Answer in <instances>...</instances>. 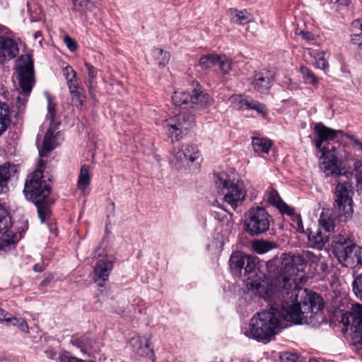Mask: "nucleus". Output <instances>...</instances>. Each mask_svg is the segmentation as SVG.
<instances>
[{
	"instance_id": "f257e3e1",
	"label": "nucleus",
	"mask_w": 362,
	"mask_h": 362,
	"mask_svg": "<svg viewBox=\"0 0 362 362\" xmlns=\"http://www.w3.org/2000/svg\"><path fill=\"white\" fill-rule=\"evenodd\" d=\"M250 288L260 297L274 304L268 310L257 313L250 320L248 328L244 332L245 336L257 341H270L276 334L287 327V322L308 324L313 315L320 310L323 305L320 303L310 304L294 303L297 298H291L282 294L265 280H254L247 283Z\"/></svg>"
},
{
	"instance_id": "f03ea898",
	"label": "nucleus",
	"mask_w": 362,
	"mask_h": 362,
	"mask_svg": "<svg viewBox=\"0 0 362 362\" xmlns=\"http://www.w3.org/2000/svg\"><path fill=\"white\" fill-rule=\"evenodd\" d=\"M319 262V256L309 250L303 251L302 254L282 253L280 256H275L267 262L272 286L282 294H291V298L293 296L297 298L296 276L303 272L307 263L313 265Z\"/></svg>"
},
{
	"instance_id": "7ed1b4c3",
	"label": "nucleus",
	"mask_w": 362,
	"mask_h": 362,
	"mask_svg": "<svg viewBox=\"0 0 362 362\" xmlns=\"http://www.w3.org/2000/svg\"><path fill=\"white\" fill-rule=\"evenodd\" d=\"M315 147L322 151L320 158V167L321 170L327 176H339L341 174L340 170V161L339 151L336 147L331 148L323 147L324 142L334 141L339 135H342L341 130H334L325 126L322 123H317L314 128Z\"/></svg>"
},
{
	"instance_id": "20e7f679",
	"label": "nucleus",
	"mask_w": 362,
	"mask_h": 362,
	"mask_svg": "<svg viewBox=\"0 0 362 362\" xmlns=\"http://www.w3.org/2000/svg\"><path fill=\"white\" fill-rule=\"evenodd\" d=\"M50 192V185L45 179L41 170L36 169L28 177L24 192L27 199L35 203L37 216L42 223L51 216L49 206L54 203V200L49 197Z\"/></svg>"
},
{
	"instance_id": "39448f33",
	"label": "nucleus",
	"mask_w": 362,
	"mask_h": 362,
	"mask_svg": "<svg viewBox=\"0 0 362 362\" xmlns=\"http://www.w3.org/2000/svg\"><path fill=\"white\" fill-rule=\"evenodd\" d=\"M16 70L21 92H18L17 95L14 96L12 107L16 108L18 113H21L35 83L31 57L28 54L19 57L16 62Z\"/></svg>"
},
{
	"instance_id": "423d86ee",
	"label": "nucleus",
	"mask_w": 362,
	"mask_h": 362,
	"mask_svg": "<svg viewBox=\"0 0 362 362\" xmlns=\"http://www.w3.org/2000/svg\"><path fill=\"white\" fill-rule=\"evenodd\" d=\"M332 253L342 266L354 268L362 265V247L343 236L332 241Z\"/></svg>"
},
{
	"instance_id": "0eeeda50",
	"label": "nucleus",
	"mask_w": 362,
	"mask_h": 362,
	"mask_svg": "<svg viewBox=\"0 0 362 362\" xmlns=\"http://www.w3.org/2000/svg\"><path fill=\"white\" fill-rule=\"evenodd\" d=\"M215 183L219 192L223 194L224 202L229 204L233 210L243 204L246 191L242 182H234L228 174L221 173L216 175Z\"/></svg>"
},
{
	"instance_id": "6e6552de",
	"label": "nucleus",
	"mask_w": 362,
	"mask_h": 362,
	"mask_svg": "<svg viewBox=\"0 0 362 362\" xmlns=\"http://www.w3.org/2000/svg\"><path fill=\"white\" fill-rule=\"evenodd\" d=\"M271 221L272 217L264 208L252 207L245 214L243 229L251 236H259L269 230Z\"/></svg>"
},
{
	"instance_id": "1a4fd4ad",
	"label": "nucleus",
	"mask_w": 362,
	"mask_h": 362,
	"mask_svg": "<svg viewBox=\"0 0 362 362\" xmlns=\"http://www.w3.org/2000/svg\"><path fill=\"white\" fill-rule=\"evenodd\" d=\"M56 104L52 101L50 97H47V115L46 120L49 122V127L47 129L43 140L42 148L40 150V156L42 157L45 152L52 151L57 146L63 141L60 132L57 131L60 122L56 121Z\"/></svg>"
},
{
	"instance_id": "9d476101",
	"label": "nucleus",
	"mask_w": 362,
	"mask_h": 362,
	"mask_svg": "<svg viewBox=\"0 0 362 362\" xmlns=\"http://www.w3.org/2000/svg\"><path fill=\"white\" fill-rule=\"evenodd\" d=\"M194 118L192 115L182 112L166 120L168 134L172 142L180 140L194 126Z\"/></svg>"
},
{
	"instance_id": "9b49d317",
	"label": "nucleus",
	"mask_w": 362,
	"mask_h": 362,
	"mask_svg": "<svg viewBox=\"0 0 362 362\" xmlns=\"http://www.w3.org/2000/svg\"><path fill=\"white\" fill-rule=\"evenodd\" d=\"M349 182L339 183L335 188V202L338 215L346 221L351 218L354 210L352 206V192Z\"/></svg>"
},
{
	"instance_id": "f8f14e48",
	"label": "nucleus",
	"mask_w": 362,
	"mask_h": 362,
	"mask_svg": "<svg viewBox=\"0 0 362 362\" xmlns=\"http://www.w3.org/2000/svg\"><path fill=\"white\" fill-rule=\"evenodd\" d=\"M257 258L241 252L233 253L230 258V267L236 276H247L255 272Z\"/></svg>"
},
{
	"instance_id": "ddd939ff",
	"label": "nucleus",
	"mask_w": 362,
	"mask_h": 362,
	"mask_svg": "<svg viewBox=\"0 0 362 362\" xmlns=\"http://www.w3.org/2000/svg\"><path fill=\"white\" fill-rule=\"evenodd\" d=\"M170 163L177 165L180 163H194L200 156V152L196 145L187 144L182 148H175L172 152Z\"/></svg>"
},
{
	"instance_id": "4468645a",
	"label": "nucleus",
	"mask_w": 362,
	"mask_h": 362,
	"mask_svg": "<svg viewBox=\"0 0 362 362\" xmlns=\"http://www.w3.org/2000/svg\"><path fill=\"white\" fill-rule=\"evenodd\" d=\"M194 89L190 94L189 108L199 110L211 105L212 99L210 95L204 93L199 83H193Z\"/></svg>"
},
{
	"instance_id": "2eb2a0df",
	"label": "nucleus",
	"mask_w": 362,
	"mask_h": 362,
	"mask_svg": "<svg viewBox=\"0 0 362 362\" xmlns=\"http://www.w3.org/2000/svg\"><path fill=\"white\" fill-rule=\"evenodd\" d=\"M18 53V45L13 39L0 36V64L14 59Z\"/></svg>"
},
{
	"instance_id": "dca6fc26",
	"label": "nucleus",
	"mask_w": 362,
	"mask_h": 362,
	"mask_svg": "<svg viewBox=\"0 0 362 362\" xmlns=\"http://www.w3.org/2000/svg\"><path fill=\"white\" fill-rule=\"evenodd\" d=\"M274 79V74L270 71H262L255 75L252 84L256 91L266 93Z\"/></svg>"
},
{
	"instance_id": "f3484780",
	"label": "nucleus",
	"mask_w": 362,
	"mask_h": 362,
	"mask_svg": "<svg viewBox=\"0 0 362 362\" xmlns=\"http://www.w3.org/2000/svg\"><path fill=\"white\" fill-rule=\"evenodd\" d=\"M18 170V167L15 164L6 163L0 165V194L8 192V181L17 173Z\"/></svg>"
},
{
	"instance_id": "a211bd4d",
	"label": "nucleus",
	"mask_w": 362,
	"mask_h": 362,
	"mask_svg": "<svg viewBox=\"0 0 362 362\" xmlns=\"http://www.w3.org/2000/svg\"><path fill=\"white\" fill-rule=\"evenodd\" d=\"M113 268V262L110 260L106 256L98 260L95 267V281L107 280L110 273Z\"/></svg>"
},
{
	"instance_id": "6ab92c4d",
	"label": "nucleus",
	"mask_w": 362,
	"mask_h": 362,
	"mask_svg": "<svg viewBox=\"0 0 362 362\" xmlns=\"http://www.w3.org/2000/svg\"><path fill=\"white\" fill-rule=\"evenodd\" d=\"M129 344L133 351L141 356L150 351V340L146 337L135 336L130 339Z\"/></svg>"
},
{
	"instance_id": "aec40b11",
	"label": "nucleus",
	"mask_w": 362,
	"mask_h": 362,
	"mask_svg": "<svg viewBox=\"0 0 362 362\" xmlns=\"http://www.w3.org/2000/svg\"><path fill=\"white\" fill-rule=\"evenodd\" d=\"M72 10L86 16L88 12H92L99 3V0H71Z\"/></svg>"
},
{
	"instance_id": "412c9836",
	"label": "nucleus",
	"mask_w": 362,
	"mask_h": 362,
	"mask_svg": "<svg viewBox=\"0 0 362 362\" xmlns=\"http://www.w3.org/2000/svg\"><path fill=\"white\" fill-rule=\"evenodd\" d=\"M228 13L231 21L237 24L245 25L253 21L252 15L247 10L238 11L235 8H230Z\"/></svg>"
},
{
	"instance_id": "4be33fe9",
	"label": "nucleus",
	"mask_w": 362,
	"mask_h": 362,
	"mask_svg": "<svg viewBox=\"0 0 362 362\" xmlns=\"http://www.w3.org/2000/svg\"><path fill=\"white\" fill-rule=\"evenodd\" d=\"M10 124L8 105L5 103L0 102V136L7 130Z\"/></svg>"
},
{
	"instance_id": "5701e85b",
	"label": "nucleus",
	"mask_w": 362,
	"mask_h": 362,
	"mask_svg": "<svg viewBox=\"0 0 362 362\" xmlns=\"http://www.w3.org/2000/svg\"><path fill=\"white\" fill-rule=\"evenodd\" d=\"M328 236L323 235L320 230L314 233H310L308 235L310 246L317 250H321L328 241Z\"/></svg>"
},
{
	"instance_id": "b1692460",
	"label": "nucleus",
	"mask_w": 362,
	"mask_h": 362,
	"mask_svg": "<svg viewBox=\"0 0 362 362\" xmlns=\"http://www.w3.org/2000/svg\"><path fill=\"white\" fill-rule=\"evenodd\" d=\"M190 94L183 91H175L172 95V101L175 106L183 109L189 108Z\"/></svg>"
},
{
	"instance_id": "393cba45",
	"label": "nucleus",
	"mask_w": 362,
	"mask_h": 362,
	"mask_svg": "<svg viewBox=\"0 0 362 362\" xmlns=\"http://www.w3.org/2000/svg\"><path fill=\"white\" fill-rule=\"evenodd\" d=\"M90 182V167L87 165H83L81 167L77 187L79 189L85 190Z\"/></svg>"
},
{
	"instance_id": "a878e982",
	"label": "nucleus",
	"mask_w": 362,
	"mask_h": 362,
	"mask_svg": "<svg viewBox=\"0 0 362 362\" xmlns=\"http://www.w3.org/2000/svg\"><path fill=\"white\" fill-rule=\"evenodd\" d=\"M349 323L362 333V305H358L353 311L350 313L349 318H348Z\"/></svg>"
},
{
	"instance_id": "bb28decb",
	"label": "nucleus",
	"mask_w": 362,
	"mask_h": 362,
	"mask_svg": "<svg viewBox=\"0 0 362 362\" xmlns=\"http://www.w3.org/2000/svg\"><path fill=\"white\" fill-rule=\"evenodd\" d=\"M276 247V243L263 240H254L252 244V250L259 255L264 254Z\"/></svg>"
},
{
	"instance_id": "cd10ccee",
	"label": "nucleus",
	"mask_w": 362,
	"mask_h": 362,
	"mask_svg": "<svg viewBox=\"0 0 362 362\" xmlns=\"http://www.w3.org/2000/svg\"><path fill=\"white\" fill-rule=\"evenodd\" d=\"M319 224L326 232L332 231L335 227V218L328 211L322 212L319 219Z\"/></svg>"
},
{
	"instance_id": "c85d7f7f",
	"label": "nucleus",
	"mask_w": 362,
	"mask_h": 362,
	"mask_svg": "<svg viewBox=\"0 0 362 362\" xmlns=\"http://www.w3.org/2000/svg\"><path fill=\"white\" fill-rule=\"evenodd\" d=\"M11 226V217L6 207L0 204V234H6Z\"/></svg>"
},
{
	"instance_id": "c756f323",
	"label": "nucleus",
	"mask_w": 362,
	"mask_h": 362,
	"mask_svg": "<svg viewBox=\"0 0 362 362\" xmlns=\"http://www.w3.org/2000/svg\"><path fill=\"white\" fill-rule=\"evenodd\" d=\"M272 146V143L269 139L258 137L253 138L252 139V146L255 152L267 153Z\"/></svg>"
},
{
	"instance_id": "7c9ffc66",
	"label": "nucleus",
	"mask_w": 362,
	"mask_h": 362,
	"mask_svg": "<svg viewBox=\"0 0 362 362\" xmlns=\"http://www.w3.org/2000/svg\"><path fill=\"white\" fill-rule=\"evenodd\" d=\"M85 66L87 69L88 74V81L86 83L87 87L89 90V92L92 93V91L94 89L95 85L96 83L95 78L98 74V70L95 67H94L92 64L88 62H85Z\"/></svg>"
},
{
	"instance_id": "2f4dec72",
	"label": "nucleus",
	"mask_w": 362,
	"mask_h": 362,
	"mask_svg": "<svg viewBox=\"0 0 362 362\" xmlns=\"http://www.w3.org/2000/svg\"><path fill=\"white\" fill-rule=\"evenodd\" d=\"M220 57L215 54H209L202 56L199 59V65L202 69L211 68L219 62Z\"/></svg>"
},
{
	"instance_id": "473e14b6",
	"label": "nucleus",
	"mask_w": 362,
	"mask_h": 362,
	"mask_svg": "<svg viewBox=\"0 0 362 362\" xmlns=\"http://www.w3.org/2000/svg\"><path fill=\"white\" fill-rule=\"evenodd\" d=\"M153 56L160 67H164L170 60V53L160 48H155L153 51Z\"/></svg>"
},
{
	"instance_id": "72a5a7b5",
	"label": "nucleus",
	"mask_w": 362,
	"mask_h": 362,
	"mask_svg": "<svg viewBox=\"0 0 362 362\" xmlns=\"http://www.w3.org/2000/svg\"><path fill=\"white\" fill-rule=\"evenodd\" d=\"M300 72L305 80V83L311 84L313 86H317L319 83V78L307 66H301Z\"/></svg>"
},
{
	"instance_id": "f704fd0d",
	"label": "nucleus",
	"mask_w": 362,
	"mask_h": 362,
	"mask_svg": "<svg viewBox=\"0 0 362 362\" xmlns=\"http://www.w3.org/2000/svg\"><path fill=\"white\" fill-rule=\"evenodd\" d=\"M326 52H318L315 54V66L323 70L325 73L328 71L329 63L325 58Z\"/></svg>"
},
{
	"instance_id": "c9c22d12",
	"label": "nucleus",
	"mask_w": 362,
	"mask_h": 362,
	"mask_svg": "<svg viewBox=\"0 0 362 362\" xmlns=\"http://www.w3.org/2000/svg\"><path fill=\"white\" fill-rule=\"evenodd\" d=\"M248 100L244 99L241 95H233L228 99L230 105L235 110H241L245 108V103H247Z\"/></svg>"
},
{
	"instance_id": "e433bc0d",
	"label": "nucleus",
	"mask_w": 362,
	"mask_h": 362,
	"mask_svg": "<svg viewBox=\"0 0 362 362\" xmlns=\"http://www.w3.org/2000/svg\"><path fill=\"white\" fill-rule=\"evenodd\" d=\"M63 75L66 80L67 86L77 83V74L71 66H66L63 69Z\"/></svg>"
},
{
	"instance_id": "4c0bfd02",
	"label": "nucleus",
	"mask_w": 362,
	"mask_h": 362,
	"mask_svg": "<svg viewBox=\"0 0 362 362\" xmlns=\"http://www.w3.org/2000/svg\"><path fill=\"white\" fill-rule=\"evenodd\" d=\"M245 108L255 110L262 115H266L267 113L266 106L258 101L251 100L250 101H247V103H245Z\"/></svg>"
},
{
	"instance_id": "58836bf2",
	"label": "nucleus",
	"mask_w": 362,
	"mask_h": 362,
	"mask_svg": "<svg viewBox=\"0 0 362 362\" xmlns=\"http://www.w3.org/2000/svg\"><path fill=\"white\" fill-rule=\"evenodd\" d=\"M352 286L355 295L362 300V274L355 278Z\"/></svg>"
},
{
	"instance_id": "ea45409f",
	"label": "nucleus",
	"mask_w": 362,
	"mask_h": 362,
	"mask_svg": "<svg viewBox=\"0 0 362 362\" xmlns=\"http://www.w3.org/2000/svg\"><path fill=\"white\" fill-rule=\"evenodd\" d=\"M86 96L85 95L84 92H81L78 95L73 96V98H71V101L75 107L79 110H82L84 103L86 102Z\"/></svg>"
},
{
	"instance_id": "a19ab883",
	"label": "nucleus",
	"mask_w": 362,
	"mask_h": 362,
	"mask_svg": "<svg viewBox=\"0 0 362 362\" xmlns=\"http://www.w3.org/2000/svg\"><path fill=\"white\" fill-rule=\"evenodd\" d=\"M281 362H299V357L293 353L284 352L279 356Z\"/></svg>"
},
{
	"instance_id": "79ce46f5",
	"label": "nucleus",
	"mask_w": 362,
	"mask_h": 362,
	"mask_svg": "<svg viewBox=\"0 0 362 362\" xmlns=\"http://www.w3.org/2000/svg\"><path fill=\"white\" fill-rule=\"evenodd\" d=\"M293 227L299 233H304L303 221L300 215L293 214L292 215Z\"/></svg>"
},
{
	"instance_id": "37998d69",
	"label": "nucleus",
	"mask_w": 362,
	"mask_h": 362,
	"mask_svg": "<svg viewBox=\"0 0 362 362\" xmlns=\"http://www.w3.org/2000/svg\"><path fill=\"white\" fill-rule=\"evenodd\" d=\"M351 42L353 45L362 49V33L354 32V34L351 35Z\"/></svg>"
},
{
	"instance_id": "c03bdc74",
	"label": "nucleus",
	"mask_w": 362,
	"mask_h": 362,
	"mask_svg": "<svg viewBox=\"0 0 362 362\" xmlns=\"http://www.w3.org/2000/svg\"><path fill=\"white\" fill-rule=\"evenodd\" d=\"M217 64L219 65L220 69L223 74L228 73L231 69V62L226 58L222 59L220 57L219 62Z\"/></svg>"
},
{
	"instance_id": "a18cd8bd",
	"label": "nucleus",
	"mask_w": 362,
	"mask_h": 362,
	"mask_svg": "<svg viewBox=\"0 0 362 362\" xmlns=\"http://www.w3.org/2000/svg\"><path fill=\"white\" fill-rule=\"evenodd\" d=\"M68 88L71 98L78 95L81 92H84L83 88L79 86L78 82L75 83H71V85L68 86Z\"/></svg>"
},
{
	"instance_id": "49530a36",
	"label": "nucleus",
	"mask_w": 362,
	"mask_h": 362,
	"mask_svg": "<svg viewBox=\"0 0 362 362\" xmlns=\"http://www.w3.org/2000/svg\"><path fill=\"white\" fill-rule=\"evenodd\" d=\"M354 171L357 181L362 183V160H357L354 163Z\"/></svg>"
},
{
	"instance_id": "de8ad7c7",
	"label": "nucleus",
	"mask_w": 362,
	"mask_h": 362,
	"mask_svg": "<svg viewBox=\"0 0 362 362\" xmlns=\"http://www.w3.org/2000/svg\"><path fill=\"white\" fill-rule=\"evenodd\" d=\"M276 207L281 213L292 216L294 214L293 209L287 205L282 200L277 204Z\"/></svg>"
},
{
	"instance_id": "09e8293b",
	"label": "nucleus",
	"mask_w": 362,
	"mask_h": 362,
	"mask_svg": "<svg viewBox=\"0 0 362 362\" xmlns=\"http://www.w3.org/2000/svg\"><path fill=\"white\" fill-rule=\"evenodd\" d=\"M60 362H86L83 360L71 356L69 353L61 354L59 356Z\"/></svg>"
},
{
	"instance_id": "8fccbe9b",
	"label": "nucleus",
	"mask_w": 362,
	"mask_h": 362,
	"mask_svg": "<svg viewBox=\"0 0 362 362\" xmlns=\"http://www.w3.org/2000/svg\"><path fill=\"white\" fill-rule=\"evenodd\" d=\"M64 42L70 51L74 52L77 49L78 47L76 42L71 37L68 35L65 36L64 38Z\"/></svg>"
},
{
	"instance_id": "3c124183",
	"label": "nucleus",
	"mask_w": 362,
	"mask_h": 362,
	"mask_svg": "<svg viewBox=\"0 0 362 362\" xmlns=\"http://www.w3.org/2000/svg\"><path fill=\"white\" fill-rule=\"evenodd\" d=\"M281 198L278 193L275 190H272L269 192L268 197V201L270 204L274 206H277V204L281 202Z\"/></svg>"
},
{
	"instance_id": "603ef678",
	"label": "nucleus",
	"mask_w": 362,
	"mask_h": 362,
	"mask_svg": "<svg viewBox=\"0 0 362 362\" xmlns=\"http://www.w3.org/2000/svg\"><path fill=\"white\" fill-rule=\"evenodd\" d=\"M20 320H23V318H16L12 316L11 314L8 313V315L6 316V319L4 322H5L6 324H11L13 326L18 327Z\"/></svg>"
},
{
	"instance_id": "864d4df0",
	"label": "nucleus",
	"mask_w": 362,
	"mask_h": 362,
	"mask_svg": "<svg viewBox=\"0 0 362 362\" xmlns=\"http://www.w3.org/2000/svg\"><path fill=\"white\" fill-rule=\"evenodd\" d=\"M352 32H361L362 33V19H357L351 23Z\"/></svg>"
},
{
	"instance_id": "5fc2aeb1",
	"label": "nucleus",
	"mask_w": 362,
	"mask_h": 362,
	"mask_svg": "<svg viewBox=\"0 0 362 362\" xmlns=\"http://www.w3.org/2000/svg\"><path fill=\"white\" fill-rule=\"evenodd\" d=\"M350 139L351 141V144H352L353 146L356 150L362 151V141H359L358 139L355 138L354 136H351Z\"/></svg>"
},
{
	"instance_id": "6e6d98bb",
	"label": "nucleus",
	"mask_w": 362,
	"mask_h": 362,
	"mask_svg": "<svg viewBox=\"0 0 362 362\" xmlns=\"http://www.w3.org/2000/svg\"><path fill=\"white\" fill-rule=\"evenodd\" d=\"M300 33L301 34L303 39L306 41H311L315 39L314 35L308 31H300Z\"/></svg>"
},
{
	"instance_id": "4d7b16f0",
	"label": "nucleus",
	"mask_w": 362,
	"mask_h": 362,
	"mask_svg": "<svg viewBox=\"0 0 362 362\" xmlns=\"http://www.w3.org/2000/svg\"><path fill=\"white\" fill-rule=\"evenodd\" d=\"M19 325H18V329H21L22 332H26L28 333L29 331H28V324L27 322H25V320H20V322H19Z\"/></svg>"
},
{
	"instance_id": "13d9d810",
	"label": "nucleus",
	"mask_w": 362,
	"mask_h": 362,
	"mask_svg": "<svg viewBox=\"0 0 362 362\" xmlns=\"http://www.w3.org/2000/svg\"><path fill=\"white\" fill-rule=\"evenodd\" d=\"M11 31L10 29L0 23V35H10Z\"/></svg>"
},
{
	"instance_id": "bf43d9fd",
	"label": "nucleus",
	"mask_w": 362,
	"mask_h": 362,
	"mask_svg": "<svg viewBox=\"0 0 362 362\" xmlns=\"http://www.w3.org/2000/svg\"><path fill=\"white\" fill-rule=\"evenodd\" d=\"M45 269V267L43 265H40L39 264H36L33 266V270L36 272H41Z\"/></svg>"
},
{
	"instance_id": "052dcab7",
	"label": "nucleus",
	"mask_w": 362,
	"mask_h": 362,
	"mask_svg": "<svg viewBox=\"0 0 362 362\" xmlns=\"http://www.w3.org/2000/svg\"><path fill=\"white\" fill-rule=\"evenodd\" d=\"M6 315H8V313L0 308V321L4 322Z\"/></svg>"
},
{
	"instance_id": "680f3d73",
	"label": "nucleus",
	"mask_w": 362,
	"mask_h": 362,
	"mask_svg": "<svg viewBox=\"0 0 362 362\" xmlns=\"http://www.w3.org/2000/svg\"><path fill=\"white\" fill-rule=\"evenodd\" d=\"M337 1L339 2V4H340L347 6V5H349L350 1L349 0H337Z\"/></svg>"
},
{
	"instance_id": "e2e57ef3",
	"label": "nucleus",
	"mask_w": 362,
	"mask_h": 362,
	"mask_svg": "<svg viewBox=\"0 0 362 362\" xmlns=\"http://www.w3.org/2000/svg\"><path fill=\"white\" fill-rule=\"evenodd\" d=\"M319 262L320 263V265H321V269L322 271H325L327 267V264H325L324 262Z\"/></svg>"
},
{
	"instance_id": "0e129e2a",
	"label": "nucleus",
	"mask_w": 362,
	"mask_h": 362,
	"mask_svg": "<svg viewBox=\"0 0 362 362\" xmlns=\"http://www.w3.org/2000/svg\"><path fill=\"white\" fill-rule=\"evenodd\" d=\"M50 279H45L44 281H42L41 284L43 285V286H45L47 285L49 282Z\"/></svg>"
},
{
	"instance_id": "69168bd1",
	"label": "nucleus",
	"mask_w": 362,
	"mask_h": 362,
	"mask_svg": "<svg viewBox=\"0 0 362 362\" xmlns=\"http://www.w3.org/2000/svg\"><path fill=\"white\" fill-rule=\"evenodd\" d=\"M41 36V33L40 31H37L35 33V38H38L39 37Z\"/></svg>"
},
{
	"instance_id": "338daca9",
	"label": "nucleus",
	"mask_w": 362,
	"mask_h": 362,
	"mask_svg": "<svg viewBox=\"0 0 362 362\" xmlns=\"http://www.w3.org/2000/svg\"><path fill=\"white\" fill-rule=\"evenodd\" d=\"M300 31H301L300 30L296 29V31H295V34L296 35H301V34L300 33Z\"/></svg>"
},
{
	"instance_id": "774afa93",
	"label": "nucleus",
	"mask_w": 362,
	"mask_h": 362,
	"mask_svg": "<svg viewBox=\"0 0 362 362\" xmlns=\"http://www.w3.org/2000/svg\"><path fill=\"white\" fill-rule=\"evenodd\" d=\"M100 250H100V247H98V248L95 250V252L97 254V253H98L99 252H100Z\"/></svg>"
}]
</instances>
